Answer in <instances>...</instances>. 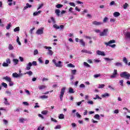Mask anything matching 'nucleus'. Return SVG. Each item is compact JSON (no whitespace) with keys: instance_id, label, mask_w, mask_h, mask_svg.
<instances>
[{"instance_id":"obj_21","label":"nucleus","mask_w":130,"mask_h":130,"mask_svg":"<svg viewBox=\"0 0 130 130\" xmlns=\"http://www.w3.org/2000/svg\"><path fill=\"white\" fill-rule=\"evenodd\" d=\"M12 76L14 78H18V77H19V74H18V73H13Z\"/></svg>"},{"instance_id":"obj_39","label":"nucleus","mask_w":130,"mask_h":130,"mask_svg":"<svg viewBox=\"0 0 130 130\" xmlns=\"http://www.w3.org/2000/svg\"><path fill=\"white\" fill-rule=\"evenodd\" d=\"M53 27L54 28H55V29H59V26L57 25V24H54L53 26Z\"/></svg>"},{"instance_id":"obj_10","label":"nucleus","mask_w":130,"mask_h":130,"mask_svg":"<svg viewBox=\"0 0 130 130\" xmlns=\"http://www.w3.org/2000/svg\"><path fill=\"white\" fill-rule=\"evenodd\" d=\"M4 80H5L7 81V82H11V81H12V79L11 78V77H9L8 76H6V77H4L3 78Z\"/></svg>"},{"instance_id":"obj_44","label":"nucleus","mask_w":130,"mask_h":130,"mask_svg":"<svg viewBox=\"0 0 130 130\" xmlns=\"http://www.w3.org/2000/svg\"><path fill=\"white\" fill-rule=\"evenodd\" d=\"M48 53L49 55H52V54H53V52H52V50H48Z\"/></svg>"},{"instance_id":"obj_37","label":"nucleus","mask_w":130,"mask_h":130,"mask_svg":"<svg viewBox=\"0 0 130 130\" xmlns=\"http://www.w3.org/2000/svg\"><path fill=\"white\" fill-rule=\"evenodd\" d=\"M60 128H61V126L60 125H57L55 127V129H59Z\"/></svg>"},{"instance_id":"obj_25","label":"nucleus","mask_w":130,"mask_h":130,"mask_svg":"<svg viewBox=\"0 0 130 130\" xmlns=\"http://www.w3.org/2000/svg\"><path fill=\"white\" fill-rule=\"evenodd\" d=\"M41 113H42V114H43L44 115H46V114H47V113H48V111H47V110L42 111Z\"/></svg>"},{"instance_id":"obj_49","label":"nucleus","mask_w":130,"mask_h":130,"mask_svg":"<svg viewBox=\"0 0 130 130\" xmlns=\"http://www.w3.org/2000/svg\"><path fill=\"white\" fill-rule=\"evenodd\" d=\"M120 86H123V80H121L119 81Z\"/></svg>"},{"instance_id":"obj_54","label":"nucleus","mask_w":130,"mask_h":130,"mask_svg":"<svg viewBox=\"0 0 130 130\" xmlns=\"http://www.w3.org/2000/svg\"><path fill=\"white\" fill-rule=\"evenodd\" d=\"M38 116L39 117H41L42 119H44V117H43V116L41 114H38Z\"/></svg>"},{"instance_id":"obj_35","label":"nucleus","mask_w":130,"mask_h":130,"mask_svg":"<svg viewBox=\"0 0 130 130\" xmlns=\"http://www.w3.org/2000/svg\"><path fill=\"white\" fill-rule=\"evenodd\" d=\"M105 86V85L104 84H99V89H102V88H104V87Z\"/></svg>"},{"instance_id":"obj_18","label":"nucleus","mask_w":130,"mask_h":130,"mask_svg":"<svg viewBox=\"0 0 130 130\" xmlns=\"http://www.w3.org/2000/svg\"><path fill=\"white\" fill-rule=\"evenodd\" d=\"M38 88L39 89V90H42L43 89H45V88H46V86L45 85H40L38 86Z\"/></svg>"},{"instance_id":"obj_19","label":"nucleus","mask_w":130,"mask_h":130,"mask_svg":"<svg viewBox=\"0 0 130 130\" xmlns=\"http://www.w3.org/2000/svg\"><path fill=\"white\" fill-rule=\"evenodd\" d=\"M59 119H63L64 118V115L63 114H60L58 116Z\"/></svg>"},{"instance_id":"obj_23","label":"nucleus","mask_w":130,"mask_h":130,"mask_svg":"<svg viewBox=\"0 0 130 130\" xmlns=\"http://www.w3.org/2000/svg\"><path fill=\"white\" fill-rule=\"evenodd\" d=\"M76 73H77V70H71L72 75H73L74 76H75V75H76Z\"/></svg>"},{"instance_id":"obj_43","label":"nucleus","mask_w":130,"mask_h":130,"mask_svg":"<svg viewBox=\"0 0 130 130\" xmlns=\"http://www.w3.org/2000/svg\"><path fill=\"white\" fill-rule=\"evenodd\" d=\"M67 67H68L69 68H75V66H74V64H72V63H69L67 65Z\"/></svg>"},{"instance_id":"obj_41","label":"nucleus","mask_w":130,"mask_h":130,"mask_svg":"<svg viewBox=\"0 0 130 130\" xmlns=\"http://www.w3.org/2000/svg\"><path fill=\"white\" fill-rule=\"evenodd\" d=\"M6 62L8 64H11V59L9 58H7L6 59Z\"/></svg>"},{"instance_id":"obj_7","label":"nucleus","mask_w":130,"mask_h":130,"mask_svg":"<svg viewBox=\"0 0 130 130\" xmlns=\"http://www.w3.org/2000/svg\"><path fill=\"white\" fill-rule=\"evenodd\" d=\"M107 32H108V29H105L103 32H100V36H107Z\"/></svg>"},{"instance_id":"obj_30","label":"nucleus","mask_w":130,"mask_h":130,"mask_svg":"<svg viewBox=\"0 0 130 130\" xmlns=\"http://www.w3.org/2000/svg\"><path fill=\"white\" fill-rule=\"evenodd\" d=\"M123 61L125 63V64H127V59H126V57H124L123 58Z\"/></svg>"},{"instance_id":"obj_57","label":"nucleus","mask_w":130,"mask_h":130,"mask_svg":"<svg viewBox=\"0 0 130 130\" xmlns=\"http://www.w3.org/2000/svg\"><path fill=\"white\" fill-rule=\"evenodd\" d=\"M69 5H70L71 6V7H76V5H75V3H70Z\"/></svg>"},{"instance_id":"obj_29","label":"nucleus","mask_w":130,"mask_h":130,"mask_svg":"<svg viewBox=\"0 0 130 130\" xmlns=\"http://www.w3.org/2000/svg\"><path fill=\"white\" fill-rule=\"evenodd\" d=\"M115 66L116 67H122V64L121 62H116Z\"/></svg>"},{"instance_id":"obj_46","label":"nucleus","mask_w":130,"mask_h":130,"mask_svg":"<svg viewBox=\"0 0 130 130\" xmlns=\"http://www.w3.org/2000/svg\"><path fill=\"white\" fill-rule=\"evenodd\" d=\"M74 79H75V75H73V74H71L70 75V80H71V81H73V80H74Z\"/></svg>"},{"instance_id":"obj_58","label":"nucleus","mask_w":130,"mask_h":130,"mask_svg":"<svg viewBox=\"0 0 130 130\" xmlns=\"http://www.w3.org/2000/svg\"><path fill=\"white\" fill-rule=\"evenodd\" d=\"M11 28V23H9L8 26L6 27L7 30H9Z\"/></svg>"},{"instance_id":"obj_2","label":"nucleus","mask_w":130,"mask_h":130,"mask_svg":"<svg viewBox=\"0 0 130 130\" xmlns=\"http://www.w3.org/2000/svg\"><path fill=\"white\" fill-rule=\"evenodd\" d=\"M31 66H37V62H36V61H34L32 63L29 62L27 65L25 70H26V71H29V70H31Z\"/></svg>"},{"instance_id":"obj_40","label":"nucleus","mask_w":130,"mask_h":130,"mask_svg":"<svg viewBox=\"0 0 130 130\" xmlns=\"http://www.w3.org/2000/svg\"><path fill=\"white\" fill-rule=\"evenodd\" d=\"M19 121L21 123H24V121H25V119L23 118H21L19 119Z\"/></svg>"},{"instance_id":"obj_51","label":"nucleus","mask_w":130,"mask_h":130,"mask_svg":"<svg viewBox=\"0 0 130 130\" xmlns=\"http://www.w3.org/2000/svg\"><path fill=\"white\" fill-rule=\"evenodd\" d=\"M108 21V17H105L104 20H103V22L104 23H106Z\"/></svg>"},{"instance_id":"obj_15","label":"nucleus","mask_w":130,"mask_h":130,"mask_svg":"<svg viewBox=\"0 0 130 130\" xmlns=\"http://www.w3.org/2000/svg\"><path fill=\"white\" fill-rule=\"evenodd\" d=\"M79 42L81 44L82 46L85 47V43L84 41V40L83 39L80 40Z\"/></svg>"},{"instance_id":"obj_20","label":"nucleus","mask_w":130,"mask_h":130,"mask_svg":"<svg viewBox=\"0 0 130 130\" xmlns=\"http://www.w3.org/2000/svg\"><path fill=\"white\" fill-rule=\"evenodd\" d=\"M16 42L18 43L19 45H21V42H20V38L18 36L17 37Z\"/></svg>"},{"instance_id":"obj_4","label":"nucleus","mask_w":130,"mask_h":130,"mask_svg":"<svg viewBox=\"0 0 130 130\" xmlns=\"http://www.w3.org/2000/svg\"><path fill=\"white\" fill-rule=\"evenodd\" d=\"M52 62L54 63L55 67H56L57 68H62L61 61H58V62H56V60H55V59H53L52 60Z\"/></svg>"},{"instance_id":"obj_64","label":"nucleus","mask_w":130,"mask_h":130,"mask_svg":"<svg viewBox=\"0 0 130 130\" xmlns=\"http://www.w3.org/2000/svg\"><path fill=\"white\" fill-rule=\"evenodd\" d=\"M3 122H4V123H5V124H7L8 123V120L6 119H3Z\"/></svg>"},{"instance_id":"obj_59","label":"nucleus","mask_w":130,"mask_h":130,"mask_svg":"<svg viewBox=\"0 0 130 130\" xmlns=\"http://www.w3.org/2000/svg\"><path fill=\"white\" fill-rule=\"evenodd\" d=\"M44 5L43 4H41L40 6L38 8V10H40V9H41V8H42V7H43Z\"/></svg>"},{"instance_id":"obj_45","label":"nucleus","mask_w":130,"mask_h":130,"mask_svg":"<svg viewBox=\"0 0 130 130\" xmlns=\"http://www.w3.org/2000/svg\"><path fill=\"white\" fill-rule=\"evenodd\" d=\"M2 86H3L4 88H8V84L5 82L2 83Z\"/></svg>"},{"instance_id":"obj_1","label":"nucleus","mask_w":130,"mask_h":130,"mask_svg":"<svg viewBox=\"0 0 130 130\" xmlns=\"http://www.w3.org/2000/svg\"><path fill=\"white\" fill-rule=\"evenodd\" d=\"M121 78H124L126 80H129L130 74L127 72H123L120 74Z\"/></svg>"},{"instance_id":"obj_63","label":"nucleus","mask_w":130,"mask_h":130,"mask_svg":"<svg viewBox=\"0 0 130 130\" xmlns=\"http://www.w3.org/2000/svg\"><path fill=\"white\" fill-rule=\"evenodd\" d=\"M80 88H85V85L84 84H81L80 85Z\"/></svg>"},{"instance_id":"obj_9","label":"nucleus","mask_w":130,"mask_h":130,"mask_svg":"<svg viewBox=\"0 0 130 130\" xmlns=\"http://www.w3.org/2000/svg\"><path fill=\"white\" fill-rule=\"evenodd\" d=\"M96 53L97 54H98V55H102V56H105V53L103 51L98 50L96 51Z\"/></svg>"},{"instance_id":"obj_14","label":"nucleus","mask_w":130,"mask_h":130,"mask_svg":"<svg viewBox=\"0 0 130 130\" xmlns=\"http://www.w3.org/2000/svg\"><path fill=\"white\" fill-rule=\"evenodd\" d=\"M81 52H83V53H89V54H92V52L88 51L87 50H82L81 51Z\"/></svg>"},{"instance_id":"obj_28","label":"nucleus","mask_w":130,"mask_h":130,"mask_svg":"<svg viewBox=\"0 0 130 130\" xmlns=\"http://www.w3.org/2000/svg\"><path fill=\"white\" fill-rule=\"evenodd\" d=\"M94 118H95V119H100V116L99 114H95L94 116Z\"/></svg>"},{"instance_id":"obj_47","label":"nucleus","mask_w":130,"mask_h":130,"mask_svg":"<svg viewBox=\"0 0 130 130\" xmlns=\"http://www.w3.org/2000/svg\"><path fill=\"white\" fill-rule=\"evenodd\" d=\"M0 27H5V24L2 22V19H0Z\"/></svg>"},{"instance_id":"obj_31","label":"nucleus","mask_w":130,"mask_h":130,"mask_svg":"<svg viewBox=\"0 0 130 130\" xmlns=\"http://www.w3.org/2000/svg\"><path fill=\"white\" fill-rule=\"evenodd\" d=\"M83 64L84 67H86V68H90V67H91L87 63V62H84Z\"/></svg>"},{"instance_id":"obj_48","label":"nucleus","mask_w":130,"mask_h":130,"mask_svg":"<svg viewBox=\"0 0 130 130\" xmlns=\"http://www.w3.org/2000/svg\"><path fill=\"white\" fill-rule=\"evenodd\" d=\"M105 60H107V61H110V60H113V58H109L107 57H105L104 58Z\"/></svg>"},{"instance_id":"obj_26","label":"nucleus","mask_w":130,"mask_h":130,"mask_svg":"<svg viewBox=\"0 0 130 130\" xmlns=\"http://www.w3.org/2000/svg\"><path fill=\"white\" fill-rule=\"evenodd\" d=\"M13 62H14L15 64H18V62H19V60L18 59H13Z\"/></svg>"},{"instance_id":"obj_5","label":"nucleus","mask_w":130,"mask_h":130,"mask_svg":"<svg viewBox=\"0 0 130 130\" xmlns=\"http://www.w3.org/2000/svg\"><path fill=\"white\" fill-rule=\"evenodd\" d=\"M66 92V87H63L61 89L60 94V101H62V98H63V95H64V92Z\"/></svg>"},{"instance_id":"obj_34","label":"nucleus","mask_w":130,"mask_h":130,"mask_svg":"<svg viewBox=\"0 0 130 130\" xmlns=\"http://www.w3.org/2000/svg\"><path fill=\"white\" fill-rule=\"evenodd\" d=\"M69 93H71V94H73V93H75V91H74V89L72 88H69Z\"/></svg>"},{"instance_id":"obj_36","label":"nucleus","mask_w":130,"mask_h":130,"mask_svg":"<svg viewBox=\"0 0 130 130\" xmlns=\"http://www.w3.org/2000/svg\"><path fill=\"white\" fill-rule=\"evenodd\" d=\"M62 5L57 4V5H56V8H57V9H60V8H62Z\"/></svg>"},{"instance_id":"obj_60","label":"nucleus","mask_w":130,"mask_h":130,"mask_svg":"<svg viewBox=\"0 0 130 130\" xmlns=\"http://www.w3.org/2000/svg\"><path fill=\"white\" fill-rule=\"evenodd\" d=\"M51 121H54V122H57V120H56V119H55L53 118H51Z\"/></svg>"},{"instance_id":"obj_22","label":"nucleus","mask_w":130,"mask_h":130,"mask_svg":"<svg viewBox=\"0 0 130 130\" xmlns=\"http://www.w3.org/2000/svg\"><path fill=\"white\" fill-rule=\"evenodd\" d=\"M41 11H39L38 12H35L33 14V16H38L39 14H41Z\"/></svg>"},{"instance_id":"obj_42","label":"nucleus","mask_w":130,"mask_h":130,"mask_svg":"<svg viewBox=\"0 0 130 130\" xmlns=\"http://www.w3.org/2000/svg\"><path fill=\"white\" fill-rule=\"evenodd\" d=\"M2 66L3 67H9V64L7 62H4Z\"/></svg>"},{"instance_id":"obj_33","label":"nucleus","mask_w":130,"mask_h":130,"mask_svg":"<svg viewBox=\"0 0 130 130\" xmlns=\"http://www.w3.org/2000/svg\"><path fill=\"white\" fill-rule=\"evenodd\" d=\"M127 7H128V4L127 3H125L123 6V8L124 10H126Z\"/></svg>"},{"instance_id":"obj_62","label":"nucleus","mask_w":130,"mask_h":130,"mask_svg":"<svg viewBox=\"0 0 130 130\" xmlns=\"http://www.w3.org/2000/svg\"><path fill=\"white\" fill-rule=\"evenodd\" d=\"M14 85V83L12 82V80H11V82H9V86H12Z\"/></svg>"},{"instance_id":"obj_3","label":"nucleus","mask_w":130,"mask_h":130,"mask_svg":"<svg viewBox=\"0 0 130 130\" xmlns=\"http://www.w3.org/2000/svg\"><path fill=\"white\" fill-rule=\"evenodd\" d=\"M112 43H115V40H111L109 41L108 43L107 42L105 43V45H106V46H110V47H112L113 48H114V47H115V46H116V45L114 44L113 45H110V44Z\"/></svg>"},{"instance_id":"obj_16","label":"nucleus","mask_w":130,"mask_h":130,"mask_svg":"<svg viewBox=\"0 0 130 130\" xmlns=\"http://www.w3.org/2000/svg\"><path fill=\"white\" fill-rule=\"evenodd\" d=\"M8 49H9L10 50H14V47L13 46V45H12V44H9Z\"/></svg>"},{"instance_id":"obj_27","label":"nucleus","mask_w":130,"mask_h":130,"mask_svg":"<svg viewBox=\"0 0 130 130\" xmlns=\"http://www.w3.org/2000/svg\"><path fill=\"white\" fill-rule=\"evenodd\" d=\"M40 98L41 99H47V98H48V96L46 95H44L41 96Z\"/></svg>"},{"instance_id":"obj_61","label":"nucleus","mask_w":130,"mask_h":130,"mask_svg":"<svg viewBox=\"0 0 130 130\" xmlns=\"http://www.w3.org/2000/svg\"><path fill=\"white\" fill-rule=\"evenodd\" d=\"M100 76H101V75H100V74H95L94 75V77L95 78H99V77H100Z\"/></svg>"},{"instance_id":"obj_52","label":"nucleus","mask_w":130,"mask_h":130,"mask_svg":"<svg viewBox=\"0 0 130 130\" xmlns=\"http://www.w3.org/2000/svg\"><path fill=\"white\" fill-rule=\"evenodd\" d=\"M76 116L77 117H78V118H81V117H82V116H81V115L79 114L78 112L76 113Z\"/></svg>"},{"instance_id":"obj_11","label":"nucleus","mask_w":130,"mask_h":130,"mask_svg":"<svg viewBox=\"0 0 130 130\" xmlns=\"http://www.w3.org/2000/svg\"><path fill=\"white\" fill-rule=\"evenodd\" d=\"M93 25H95V26H99V25H102V22H97L96 21H93L92 22Z\"/></svg>"},{"instance_id":"obj_55","label":"nucleus","mask_w":130,"mask_h":130,"mask_svg":"<svg viewBox=\"0 0 130 130\" xmlns=\"http://www.w3.org/2000/svg\"><path fill=\"white\" fill-rule=\"evenodd\" d=\"M110 22H111V23H114V22H115V19H114V18H111L110 19Z\"/></svg>"},{"instance_id":"obj_50","label":"nucleus","mask_w":130,"mask_h":130,"mask_svg":"<svg viewBox=\"0 0 130 130\" xmlns=\"http://www.w3.org/2000/svg\"><path fill=\"white\" fill-rule=\"evenodd\" d=\"M6 94H7V95H9V96H11V95H12V92H11V91H10L7 90L6 91Z\"/></svg>"},{"instance_id":"obj_12","label":"nucleus","mask_w":130,"mask_h":130,"mask_svg":"<svg viewBox=\"0 0 130 130\" xmlns=\"http://www.w3.org/2000/svg\"><path fill=\"white\" fill-rule=\"evenodd\" d=\"M113 16L115 18H117V17H119V16H120V13H119V12H115L113 13Z\"/></svg>"},{"instance_id":"obj_32","label":"nucleus","mask_w":130,"mask_h":130,"mask_svg":"<svg viewBox=\"0 0 130 130\" xmlns=\"http://www.w3.org/2000/svg\"><path fill=\"white\" fill-rule=\"evenodd\" d=\"M14 32H18L20 31V27L18 26L14 29Z\"/></svg>"},{"instance_id":"obj_24","label":"nucleus","mask_w":130,"mask_h":130,"mask_svg":"<svg viewBox=\"0 0 130 130\" xmlns=\"http://www.w3.org/2000/svg\"><path fill=\"white\" fill-rule=\"evenodd\" d=\"M26 74L29 75V76H32V75H33V72H32V71H29L24 74V75H26Z\"/></svg>"},{"instance_id":"obj_17","label":"nucleus","mask_w":130,"mask_h":130,"mask_svg":"<svg viewBox=\"0 0 130 130\" xmlns=\"http://www.w3.org/2000/svg\"><path fill=\"white\" fill-rule=\"evenodd\" d=\"M55 13L56 15L58 16V17H59V14H60V10H59V9H56L55 11Z\"/></svg>"},{"instance_id":"obj_6","label":"nucleus","mask_w":130,"mask_h":130,"mask_svg":"<svg viewBox=\"0 0 130 130\" xmlns=\"http://www.w3.org/2000/svg\"><path fill=\"white\" fill-rule=\"evenodd\" d=\"M44 30V27H41V28H39L37 31H36V34L38 35H41V34H43V30Z\"/></svg>"},{"instance_id":"obj_53","label":"nucleus","mask_w":130,"mask_h":130,"mask_svg":"<svg viewBox=\"0 0 130 130\" xmlns=\"http://www.w3.org/2000/svg\"><path fill=\"white\" fill-rule=\"evenodd\" d=\"M34 54L35 55H36L37 54H38V50H37V49L35 50V51L34 52Z\"/></svg>"},{"instance_id":"obj_8","label":"nucleus","mask_w":130,"mask_h":130,"mask_svg":"<svg viewBox=\"0 0 130 130\" xmlns=\"http://www.w3.org/2000/svg\"><path fill=\"white\" fill-rule=\"evenodd\" d=\"M117 75V70L115 69L114 70V72L112 75L111 76V78L113 79V78H116V76Z\"/></svg>"},{"instance_id":"obj_38","label":"nucleus","mask_w":130,"mask_h":130,"mask_svg":"<svg viewBox=\"0 0 130 130\" xmlns=\"http://www.w3.org/2000/svg\"><path fill=\"white\" fill-rule=\"evenodd\" d=\"M102 97H109V94L108 93H105L104 94H102Z\"/></svg>"},{"instance_id":"obj_56","label":"nucleus","mask_w":130,"mask_h":130,"mask_svg":"<svg viewBox=\"0 0 130 130\" xmlns=\"http://www.w3.org/2000/svg\"><path fill=\"white\" fill-rule=\"evenodd\" d=\"M35 30V27H33L32 28L30 29V34H33V30Z\"/></svg>"},{"instance_id":"obj_13","label":"nucleus","mask_w":130,"mask_h":130,"mask_svg":"<svg viewBox=\"0 0 130 130\" xmlns=\"http://www.w3.org/2000/svg\"><path fill=\"white\" fill-rule=\"evenodd\" d=\"M28 8H32V5L29 4V3H27L26 6L24 7L23 10H26Z\"/></svg>"}]
</instances>
